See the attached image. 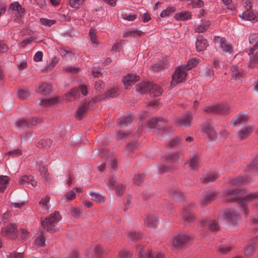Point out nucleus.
<instances>
[{
    "label": "nucleus",
    "instance_id": "obj_1",
    "mask_svg": "<svg viewBox=\"0 0 258 258\" xmlns=\"http://www.w3.org/2000/svg\"><path fill=\"white\" fill-rule=\"evenodd\" d=\"M226 198L229 201L238 200L241 206L243 208V211L245 215L247 214L245 204L246 202L251 201L258 199V192L251 193L246 195L244 192H237L234 190H228L225 192Z\"/></svg>",
    "mask_w": 258,
    "mask_h": 258
},
{
    "label": "nucleus",
    "instance_id": "obj_2",
    "mask_svg": "<svg viewBox=\"0 0 258 258\" xmlns=\"http://www.w3.org/2000/svg\"><path fill=\"white\" fill-rule=\"evenodd\" d=\"M61 219L58 212H54L50 216L46 218L44 220L41 221V224L43 228L49 232H55L57 228L55 227V224L59 222Z\"/></svg>",
    "mask_w": 258,
    "mask_h": 258
},
{
    "label": "nucleus",
    "instance_id": "obj_3",
    "mask_svg": "<svg viewBox=\"0 0 258 258\" xmlns=\"http://www.w3.org/2000/svg\"><path fill=\"white\" fill-rule=\"evenodd\" d=\"M61 219L58 212H54L50 216L46 218L44 220L41 221V224L43 228L49 232H55L57 228L55 227V224L59 222Z\"/></svg>",
    "mask_w": 258,
    "mask_h": 258
},
{
    "label": "nucleus",
    "instance_id": "obj_4",
    "mask_svg": "<svg viewBox=\"0 0 258 258\" xmlns=\"http://www.w3.org/2000/svg\"><path fill=\"white\" fill-rule=\"evenodd\" d=\"M61 219L58 212H54L50 216L46 218L44 220L41 221V224L43 228L49 232H55L57 228L55 227V224L59 222Z\"/></svg>",
    "mask_w": 258,
    "mask_h": 258
},
{
    "label": "nucleus",
    "instance_id": "obj_5",
    "mask_svg": "<svg viewBox=\"0 0 258 258\" xmlns=\"http://www.w3.org/2000/svg\"><path fill=\"white\" fill-rule=\"evenodd\" d=\"M185 68L181 66L177 68L172 75L171 85L175 86L178 84L182 82L185 79L187 73L185 72Z\"/></svg>",
    "mask_w": 258,
    "mask_h": 258
},
{
    "label": "nucleus",
    "instance_id": "obj_6",
    "mask_svg": "<svg viewBox=\"0 0 258 258\" xmlns=\"http://www.w3.org/2000/svg\"><path fill=\"white\" fill-rule=\"evenodd\" d=\"M141 91L143 93L147 90L153 96L156 97L160 96L162 92V89L158 85L151 83H144L141 85Z\"/></svg>",
    "mask_w": 258,
    "mask_h": 258
},
{
    "label": "nucleus",
    "instance_id": "obj_7",
    "mask_svg": "<svg viewBox=\"0 0 258 258\" xmlns=\"http://www.w3.org/2000/svg\"><path fill=\"white\" fill-rule=\"evenodd\" d=\"M214 42L219 47L222 48L225 52L232 53L233 49L231 46L226 43L225 38L220 36H215L214 37Z\"/></svg>",
    "mask_w": 258,
    "mask_h": 258
},
{
    "label": "nucleus",
    "instance_id": "obj_8",
    "mask_svg": "<svg viewBox=\"0 0 258 258\" xmlns=\"http://www.w3.org/2000/svg\"><path fill=\"white\" fill-rule=\"evenodd\" d=\"M239 16L244 21H258V14L254 13L250 8L243 12Z\"/></svg>",
    "mask_w": 258,
    "mask_h": 258
},
{
    "label": "nucleus",
    "instance_id": "obj_9",
    "mask_svg": "<svg viewBox=\"0 0 258 258\" xmlns=\"http://www.w3.org/2000/svg\"><path fill=\"white\" fill-rule=\"evenodd\" d=\"M190 240L189 236L186 234H180L173 239L172 244L175 247L181 246Z\"/></svg>",
    "mask_w": 258,
    "mask_h": 258
},
{
    "label": "nucleus",
    "instance_id": "obj_10",
    "mask_svg": "<svg viewBox=\"0 0 258 258\" xmlns=\"http://www.w3.org/2000/svg\"><path fill=\"white\" fill-rule=\"evenodd\" d=\"M229 109V107L226 104H218L211 106H208L206 108L207 112H216L219 113H224Z\"/></svg>",
    "mask_w": 258,
    "mask_h": 258
},
{
    "label": "nucleus",
    "instance_id": "obj_11",
    "mask_svg": "<svg viewBox=\"0 0 258 258\" xmlns=\"http://www.w3.org/2000/svg\"><path fill=\"white\" fill-rule=\"evenodd\" d=\"M192 113L189 112L185 116L177 119L176 123L179 126H189L192 119Z\"/></svg>",
    "mask_w": 258,
    "mask_h": 258
},
{
    "label": "nucleus",
    "instance_id": "obj_12",
    "mask_svg": "<svg viewBox=\"0 0 258 258\" xmlns=\"http://www.w3.org/2000/svg\"><path fill=\"white\" fill-rule=\"evenodd\" d=\"M140 80V77L134 74H128L123 78V83L125 88L134 84Z\"/></svg>",
    "mask_w": 258,
    "mask_h": 258
},
{
    "label": "nucleus",
    "instance_id": "obj_13",
    "mask_svg": "<svg viewBox=\"0 0 258 258\" xmlns=\"http://www.w3.org/2000/svg\"><path fill=\"white\" fill-rule=\"evenodd\" d=\"M19 182L21 184H30L32 187H35L37 185V182L31 176L24 175L20 179Z\"/></svg>",
    "mask_w": 258,
    "mask_h": 258
},
{
    "label": "nucleus",
    "instance_id": "obj_14",
    "mask_svg": "<svg viewBox=\"0 0 258 258\" xmlns=\"http://www.w3.org/2000/svg\"><path fill=\"white\" fill-rule=\"evenodd\" d=\"M2 232L12 238H15L17 235V231L13 225H8L4 229H2Z\"/></svg>",
    "mask_w": 258,
    "mask_h": 258
},
{
    "label": "nucleus",
    "instance_id": "obj_15",
    "mask_svg": "<svg viewBox=\"0 0 258 258\" xmlns=\"http://www.w3.org/2000/svg\"><path fill=\"white\" fill-rule=\"evenodd\" d=\"M208 46L207 40L204 38L199 37L197 39L196 46L197 51H202L206 49Z\"/></svg>",
    "mask_w": 258,
    "mask_h": 258
},
{
    "label": "nucleus",
    "instance_id": "obj_16",
    "mask_svg": "<svg viewBox=\"0 0 258 258\" xmlns=\"http://www.w3.org/2000/svg\"><path fill=\"white\" fill-rule=\"evenodd\" d=\"M253 131V127L252 126H248L240 130L238 133V137L240 140L247 138Z\"/></svg>",
    "mask_w": 258,
    "mask_h": 258
},
{
    "label": "nucleus",
    "instance_id": "obj_17",
    "mask_svg": "<svg viewBox=\"0 0 258 258\" xmlns=\"http://www.w3.org/2000/svg\"><path fill=\"white\" fill-rule=\"evenodd\" d=\"M203 131L206 134L208 138L211 139H215L216 132L215 128L209 125H205L202 127Z\"/></svg>",
    "mask_w": 258,
    "mask_h": 258
},
{
    "label": "nucleus",
    "instance_id": "obj_18",
    "mask_svg": "<svg viewBox=\"0 0 258 258\" xmlns=\"http://www.w3.org/2000/svg\"><path fill=\"white\" fill-rule=\"evenodd\" d=\"M200 226L209 228L211 230L218 231L219 229V226L215 222V221L204 220L200 224Z\"/></svg>",
    "mask_w": 258,
    "mask_h": 258
},
{
    "label": "nucleus",
    "instance_id": "obj_19",
    "mask_svg": "<svg viewBox=\"0 0 258 258\" xmlns=\"http://www.w3.org/2000/svg\"><path fill=\"white\" fill-rule=\"evenodd\" d=\"M145 224L149 228H155L159 223V220L157 217L148 216L145 220Z\"/></svg>",
    "mask_w": 258,
    "mask_h": 258
},
{
    "label": "nucleus",
    "instance_id": "obj_20",
    "mask_svg": "<svg viewBox=\"0 0 258 258\" xmlns=\"http://www.w3.org/2000/svg\"><path fill=\"white\" fill-rule=\"evenodd\" d=\"M9 9L13 11L17 12L18 14L20 16H23L25 14V11L24 9L21 7V6L20 5V4L18 2H14L12 4H11L10 5Z\"/></svg>",
    "mask_w": 258,
    "mask_h": 258
},
{
    "label": "nucleus",
    "instance_id": "obj_21",
    "mask_svg": "<svg viewBox=\"0 0 258 258\" xmlns=\"http://www.w3.org/2000/svg\"><path fill=\"white\" fill-rule=\"evenodd\" d=\"M210 25V22L202 20L200 24L197 25L195 30L197 33H203L207 30Z\"/></svg>",
    "mask_w": 258,
    "mask_h": 258
},
{
    "label": "nucleus",
    "instance_id": "obj_22",
    "mask_svg": "<svg viewBox=\"0 0 258 258\" xmlns=\"http://www.w3.org/2000/svg\"><path fill=\"white\" fill-rule=\"evenodd\" d=\"M174 18L177 21H184L191 18V13L188 11H184L176 13Z\"/></svg>",
    "mask_w": 258,
    "mask_h": 258
},
{
    "label": "nucleus",
    "instance_id": "obj_23",
    "mask_svg": "<svg viewBox=\"0 0 258 258\" xmlns=\"http://www.w3.org/2000/svg\"><path fill=\"white\" fill-rule=\"evenodd\" d=\"M50 197L46 195L44 196L39 202V205L42 210L48 212L49 208V202L50 201Z\"/></svg>",
    "mask_w": 258,
    "mask_h": 258
},
{
    "label": "nucleus",
    "instance_id": "obj_24",
    "mask_svg": "<svg viewBox=\"0 0 258 258\" xmlns=\"http://www.w3.org/2000/svg\"><path fill=\"white\" fill-rule=\"evenodd\" d=\"M121 17L124 20L128 21H133L137 18V15L132 11L129 10L125 12H122L121 14Z\"/></svg>",
    "mask_w": 258,
    "mask_h": 258
},
{
    "label": "nucleus",
    "instance_id": "obj_25",
    "mask_svg": "<svg viewBox=\"0 0 258 258\" xmlns=\"http://www.w3.org/2000/svg\"><path fill=\"white\" fill-rule=\"evenodd\" d=\"M231 74L233 79H237L242 76L243 72L236 66H233L231 68Z\"/></svg>",
    "mask_w": 258,
    "mask_h": 258
},
{
    "label": "nucleus",
    "instance_id": "obj_26",
    "mask_svg": "<svg viewBox=\"0 0 258 258\" xmlns=\"http://www.w3.org/2000/svg\"><path fill=\"white\" fill-rule=\"evenodd\" d=\"M144 33L141 30L138 29H131L125 31L123 33V36L127 37H137L142 36Z\"/></svg>",
    "mask_w": 258,
    "mask_h": 258
},
{
    "label": "nucleus",
    "instance_id": "obj_27",
    "mask_svg": "<svg viewBox=\"0 0 258 258\" xmlns=\"http://www.w3.org/2000/svg\"><path fill=\"white\" fill-rule=\"evenodd\" d=\"M51 91V87L46 83H42L40 85L38 88V92L44 95H47Z\"/></svg>",
    "mask_w": 258,
    "mask_h": 258
},
{
    "label": "nucleus",
    "instance_id": "obj_28",
    "mask_svg": "<svg viewBox=\"0 0 258 258\" xmlns=\"http://www.w3.org/2000/svg\"><path fill=\"white\" fill-rule=\"evenodd\" d=\"M257 42H256L253 48H250L248 55L250 56V61L256 62L258 61V52H254L255 50L257 48Z\"/></svg>",
    "mask_w": 258,
    "mask_h": 258
},
{
    "label": "nucleus",
    "instance_id": "obj_29",
    "mask_svg": "<svg viewBox=\"0 0 258 258\" xmlns=\"http://www.w3.org/2000/svg\"><path fill=\"white\" fill-rule=\"evenodd\" d=\"M183 219L184 220V224H188L192 223L195 219L194 215L188 211L185 210L183 213Z\"/></svg>",
    "mask_w": 258,
    "mask_h": 258
},
{
    "label": "nucleus",
    "instance_id": "obj_30",
    "mask_svg": "<svg viewBox=\"0 0 258 258\" xmlns=\"http://www.w3.org/2000/svg\"><path fill=\"white\" fill-rule=\"evenodd\" d=\"M88 109V104L84 103L78 109L76 114V117L79 119H81L83 116L85 114L86 111Z\"/></svg>",
    "mask_w": 258,
    "mask_h": 258
},
{
    "label": "nucleus",
    "instance_id": "obj_31",
    "mask_svg": "<svg viewBox=\"0 0 258 258\" xmlns=\"http://www.w3.org/2000/svg\"><path fill=\"white\" fill-rule=\"evenodd\" d=\"M58 102V98L57 97H53L49 99H42L40 100V105L47 107L57 103Z\"/></svg>",
    "mask_w": 258,
    "mask_h": 258
},
{
    "label": "nucleus",
    "instance_id": "obj_32",
    "mask_svg": "<svg viewBox=\"0 0 258 258\" xmlns=\"http://www.w3.org/2000/svg\"><path fill=\"white\" fill-rule=\"evenodd\" d=\"M219 177L218 174H213L211 173L207 174L206 175H204L201 178V180L203 182L205 183H208L210 182L214 181L215 179H216Z\"/></svg>",
    "mask_w": 258,
    "mask_h": 258
},
{
    "label": "nucleus",
    "instance_id": "obj_33",
    "mask_svg": "<svg viewBox=\"0 0 258 258\" xmlns=\"http://www.w3.org/2000/svg\"><path fill=\"white\" fill-rule=\"evenodd\" d=\"M10 178L8 176H0V192L4 191L8 185Z\"/></svg>",
    "mask_w": 258,
    "mask_h": 258
},
{
    "label": "nucleus",
    "instance_id": "obj_34",
    "mask_svg": "<svg viewBox=\"0 0 258 258\" xmlns=\"http://www.w3.org/2000/svg\"><path fill=\"white\" fill-rule=\"evenodd\" d=\"M36 244L39 246H43L45 244V238L43 236V232L39 231L38 232V236L35 240Z\"/></svg>",
    "mask_w": 258,
    "mask_h": 258
},
{
    "label": "nucleus",
    "instance_id": "obj_35",
    "mask_svg": "<svg viewBox=\"0 0 258 258\" xmlns=\"http://www.w3.org/2000/svg\"><path fill=\"white\" fill-rule=\"evenodd\" d=\"M200 62L198 59L196 58H192L188 60L186 66L183 67L185 68L186 70L191 69L192 68L196 67Z\"/></svg>",
    "mask_w": 258,
    "mask_h": 258
},
{
    "label": "nucleus",
    "instance_id": "obj_36",
    "mask_svg": "<svg viewBox=\"0 0 258 258\" xmlns=\"http://www.w3.org/2000/svg\"><path fill=\"white\" fill-rule=\"evenodd\" d=\"M89 194L91 197V199L95 201L101 203L105 201L104 197L102 195L97 192L91 191L90 192Z\"/></svg>",
    "mask_w": 258,
    "mask_h": 258
},
{
    "label": "nucleus",
    "instance_id": "obj_37",
    "mask_svg": "<svg viewBox=\"0 0 258 258\" xmlns=\"http://www.w3.org/2000/svg\"><path fill=\"white\" fill-rule=\"evenodd\" d=\"M176 9L174 7H168L166 9L162 11L160 13V16L162 18H165L172 14Z\"/></svg>",
    "mask_w": 258,
    "mask_h": 258
},
{
    "label": "nucleus",
    "instance_id": "obj_38",
    "mask_svg": "<svg viewBox=\"0 0 258 258\" xmlns=\"http://www.w3.org/2000/svg\"><path fill=\"white\" fill-rule=\"evenodd\" d=\"M80 191H81V188H76L75 189H72L67 192L66 194L65 197L68 200H71L76 197L77 192Z\"/></svg>",
    "mask_w": 258,
    "mask_h": 258
},
{
    "label": "nucleus",
    "instance_id": "obj_39",
    "mask_svg": "<svg viewBox=\"0 0 258 258\" xmlns=\"http://www.w3.org/2000/svg\"><path fill=\"white\" fill-rule=\"evenodd\" d=\"M161 121L158 117H155L151 119L148 123V126L150 128L156 127L160 125Z\"/></svg>",
    "mask_w": 258,
    "mask_h": 258
},
{
    "label": "nucleus",
    "instance_id": "obj_40",
    "mask_svg": "<svg viewBox=\"0 0 258 258\" xmlns=\"http://www.w3.org/2000/svg\"><path fill=\"white\" fill-rule=\"evenodd\" d=\"M78 89L75 88L72 89L71 91L66 95V97L68 100H70L72 99H75L78 96Z\"/></svg>",
    "mask_w": 258,
    "mask_h": 258
},
{
    "label": "nucleus",
    "instance_id": "obj_41",
    "mask_svg": "<svg viewBox=\"0 0 258 258\" xmlns=\"http://www.w3.org/2000/svg\"><path fill=\"white\" fill-rule=\"evenodd\" d=\"M245 120V116L244 115H239L231 121V123L233 126H235L238 124H240Z\"/></svg>",
    "mask_w": 258,
    "mask_h": 258
},
{
    "label": "nucleus",
    "instance_id": "obj_42",
    "mask_svg": "<svg viewBox=\"0 0 258 258\" xmlns=\"http://www.w3.org/2000/svg\"><path fill=\"white\" fill-rule=\"evenodd\" d=\"M38 170L41 176H42L47 181L49 179V175L47 173V170L45 166L39 165L38 166Z\"/></svg>",
    "mask_w": 258,
    "mask_h": 258
},
{
    "label": "nucleus",
    "instance_id": "obj_43",
    "mask_svg": "<svg viewBox=\"0 0 258 258\" xmlns=\"http://www.w3.org/2000/svg\"><path fill=\"white\" fill-rule=\"evenodd\" d=\"M84 0H69V5L71 8L78 9Z\"/></svg>",
    "mask_w": 258,
    "mask_h": 258
},
{
    "label": "nucleus",
    "instance_id": "obj_44",
    "mask_svg": "<svg viewBox=\"0 0 258 258\" xmlns=\"http://www.w3.org/2000/svg\"><path fill=\"white\" fill-rule=\"evenodd\" d=\"M89 35L92 43L94 44H95L96 46H98V42L97 41L96 37V31L94 29H91L89 31Z\"/></svg>",
    "mask_w": 258,
    "mask_h": 258
},
{
    "label": "nucleus",
    "instance_id": "obj_45",
    "mask_svg": "<svg viewBox=\"0 0 258 258\" xmlns=\"http://www.w3.org/2000/svg\"><path fill=\"white\" fill-rule=\"evenodd\" d=\"M40 21L41 24L45 26H51L56 23V21L54 20H49L46 18H41Z\"/></svg>",
    "mask_w": 258,
    "mask_h": 258
},
{
    "label": "nucleus",
    "instance_id": "obj_46",
    "mask_svg": "<svg viewBox=\"0 0 258 258\" xmlns=\"http://www.w3.org/2000/svg\"><path fill=\"white\" fill-rule=\"evenodd\" d=\"M118 94V89L116 88H114L107 91L106 93V96L108 97H115Z\"/></svg>",
    "mask_w": 258,
    "mask_h": 258
},
{
    "label": "nucleus",
    "instance_id": "obj_47",
    "mask_svg": "<svg viewBox=\"0 0 258 258\" xmlns=\"http://www.w3.org/2000/svg\"><path fill=\"white\" fill-rule=\"evenodd\" d=\"M16 125L19 127L29 126L28 118H21L16 123Z\"/></svg>",
    "mask_w": 258,
    "mask_h": 258
},
{
    "label": "nucleus",
    "instance_id": "obj_48",
    "mask_svg": "<svg viewBox=\"0 0 258 258\" xmlns=\"http://www.w3.org/2000/svg\"><path fill=\"white\" fill-rule=\"evenodd\" d=\"M189 167L192 170H196L198 167L197 159L194 157H191L189 162Z\"/></svg>",
    "mask_w": 258,
    "mask_h": 258
},
{
    "label": "nucleus",
    "instance_id": "obj_49",
    "mask_svg": "<svg viewBox=\"0 0 258 258\" xmlns=\"http://www.w3.org/2000/svg\"><path fill=\"white\" fill-rule=\"evenodd\" d=\"M141 236L140 233L136 232H131L128 234V238L132 241H136L140 239Z\"/></svg>",
    "mask_w": 258,
    "mask_h": 258
},
{
    "label": "nucleus",
    "instance_id": "obj_50",
    "mask_svg": "<svg viewBox=\"0 0 258 258\" xmlns=\"http://www.w3.org/2000/svg\"><path fill=\"white\" fill-rule=\"evenodd\" d=\"M215 194L213 192L208 193L203 200V202L205 204L211 202L214 199Z\"/></svg>",
    "mask_w": 258,
    "mask_h": 258
},
{
    "label": "nucleus",
    "instance_id": "obj_51",
    "mask_svg": "<svg viewBox=\"0 0 258 258\" xmlns=\"http://www.w3.org/2000/svg\"><path fill=\"white\" fill-rule=\"evenodd\" d=\"M131 254L128 250L122 249L120 250L118 253L119 258H125L130 256Z\"/></svg>",
    "mask_w": 258,
    "mask_h": 258
},
{
    "label": "nucleus",
    "instance_id": "obj_52",
    "mask_svg": "<svg viewBox=\"0 0 258 258\" xmlns=\"http://www.w3.org/2000/svg\"><path fill=\"white\" fill-rule=\"evenodd\" d=\"M125 190V187L122 184H118L115 188V192L117 195H121Z\"/></svg>",
    "mask_w": 258,
    "mask_h": 258
},
{
    "label": "nucleus",
    "instance_id": "obj_53",
    "mask_svg": "<svg viewBox=\"0 0 258 258\" xmlns=\"http://www.w3.org/2000/svg\"><path fill=\"white\" fill-rule=\"evenodd\" d=\"M28 119L29 126L36 125L37 124V123H38L40 122V120L37 118H28Z\"/></svg>",
    "mask_w": 258,
    "mask_h": 258
},
{
    "label": "nucleus",
    "instance_id": "obj_54",
    "mask_svg": "<svg viewBox=\"0 0 258 258\" xmlns=\"http://www.w3.org/2000/svg\"><path fill=\"white\" fill-rule=\"evenodd\" d=\"M18 95L20 98L25 99L29 96V93L24 90H20L18 93Z\"/></svg>",
    "mask_w": 258,
    "mask_h": 258
},
{
    "label": "nucleus",
    "instance_id": "obj_55",
    "mask_svg": "<svg viewBox=\"0 0 258 258\" xmlns=\"http://www.w3.org/2000/svg\"><path fill=\"white\" fill-rule=\"evenodd\" d=\"M172 198L176 201H180L182 198V194L179 191H175L172 195Z\"/></svg>",
    "mask_w": 258,
    "mask_h": 258
},
{
    "label": "nucleus",
    "instance_id": "obj_56",
    "mask_svg": "<svg viewBox=\"0 0 258 258\" xmlns=\"http://www.w3.org/2000/svg\"><path fill=\"white\" fill-rule=\"evenodd\" d=\"M43 53L41 51H37L34 56V60L36 62H39L42 59Z\"/></svg>",
    "mask_w": 258,
    "mask_h": 258
},
{
    "label": "nucleus",
    "instance_id": "obj_57",
    "mask_svg": "<svg viewBox=\"0 0 258 258\" xmlns=\"http://www.w3.org/2000/svg\"><path fill=\"white\" fill-rule=\"evenodd\" d=\"M254 251V248L253 245H249L247 246L244 250V253L245 255H249L253 253Z\"/></svg>",
    "mask_w": 258,
    "mask_h": 258
},
{
    "label": "nucleus",
    "instance_id": "obj_58",
    "mask_svg": "<svg viewBox=\"0 0 258 258\" xmlns=\"http://www.w3.org/2000/svg\"><path fill=\"white\" fill-rule=\"evenodd\" d=\"M235 216L236 215L231 211H228L225 213V217L226 218L230 220H233Z\"/></svg>",
    "mask_w": 258,
    "mask_h": 258
},
{
    "label": "nucleus",
    "instance_id": "obj_59",
    "mask_svg": "<svg viewBox=\"0 0 258 258\" xmlns=\"http://www.w3.org/2000/svg\"><path fill=\"white\" fill-rule=\"evenodd\" d=\"M72 215L75 217H79L81 215V210L80 209L73 208L72 209Z\"/></svg>",
    "mask_w": 258,
    "mask_h": 258
},
{
    "label": "nucleus",
    "instance_id": "obj_60",
    "mask_svg": "<svg viewBox=\"0 0 258 258\" xmlns=\"http://www.w3.org/2000/svg\"><path fill=\"white\" fill-rule=\"evenodd\" d=\"M138 258H145L146 255L145 251L141 247H139L138 249Z\"/></svg>",
    "mask_w": 258,
    "mask_h": 258
},
{
    "label": "nucleus",
    "instance_id": "obj_61",
    "mask_svg": "<svg viewBox=\"0 0 258 258\" xmlns=\"http://www.w3.org/2000/svg\"><path fill=\"white\" fill-rule=\"evenodd\" d=\"M23 253H13L8 255V258H23Z\"/></svg>",
    "mask_w": 258,
    "mask_h": 258
},
{
    "label": "nucleus",
    "instance_id": "obj_62",
    "mask_svg": "<svg viewBox=\"0 0 258 258\" xmlns=\"http://www.w3.org/2000/svg\"><path fill=\"white\" fill-rule=\"evenodd\" d=\"M128 121V118L127 116H122L117 120L118 125H123L126 122Z\"/></svg>",
    "mask_w": 258,
    "mask_h": 258
},
{
    "label": "nucleus",
    "instance_id": "obj_63",
    "mask_svg": "<svg viewBox=\"0 0 258 258\" xmlns=\"http://www.w3.org/2000/svg\"><path fill=\"white\" fill-rule=\"evenodd\" d=\"M141 19L143 22L146 23L151 20V17L148 13H144L142 15Z\"/></svg>",
    "mask_w": 258,
    "mask_h": 258
},
{
    "label": "nucleus",
    "instance_id": "obj_64",
    "mask_svg": "<svg viewBox=\"0 0 258 258\" xmlns=\"http://www.w3.org/2000/svg\"><path fill=\"white\" fill-rule=\"evenodd\" d=\"M144 176L143 175H138L135 177L134 181L137 184H140L143 181Z\"/></svg>",
    "mask_w": 258,
    "mask_h": 258
}]
</instances>
